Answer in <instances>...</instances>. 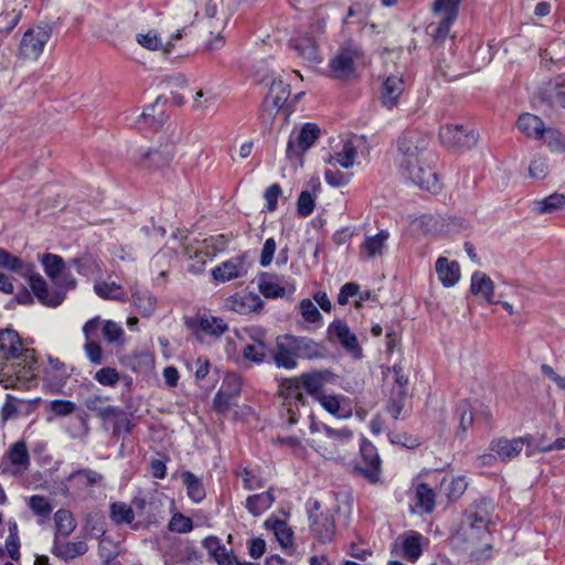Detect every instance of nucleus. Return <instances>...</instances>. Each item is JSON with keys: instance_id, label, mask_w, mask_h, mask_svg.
I'll return each mask as SVG.
<instances>
[{"instance_id": "nucleus-3", "label": "nucleus", "mask_w": 565, "mask_h": 565, "mask_svg": "<svg viewBox=\"0 0 565 565\" xmlns=\"http://www.w3.org/2000/svg\"><path fill=\"white\" fill-rule=\"evenodd\" d=\"M38 360L32 349H23L13 329L0 331V382L6 388L25 387L35 379Z\"/></svg>"}, {"instance_id": "nucleus-50", "label": "nucleus", "mask_w": 565, "mask_h": 565, "mask_svg": "<svg viewBox=\"0 0 565 565\" xmlns=\"http://www.w3.org/2000/svg\"><path fill=\"white\" fill-rule=\"evenodd\" d=\"M258 288L262 295L266 298H278L285 296V288L277 279H274V277L266 274L260 277Z\"/></svg>"}, {"instance_id": "nucleus-33", "label": "nucleus", "mask_w": 565, "mask_h": 565, "mask_svg": "<svg viewBox=\"0 0 565 565\" xmlns=\"http://www.w3.org/2000/svg\"><path fill=\"white\" fill-rule=\"evenodd\" d=\"M328 377V372L326 371H313L309 373H303L299 380L302 385V388L312 396L316 401L320 398V396L326 393L322 391Z\"/></svg>"}, {"instance_id": "nucleus-5", "label": "nucleus", "mask_w": 565, "mask_h": 565, "mask_svg": "<svg viewBox=\"0 0 565 565\" xmlns=\"http://www.w3.org/2000/svg\"><path fill=\"white\" fill-rule=\"evenodd\" d=\"M362 58L363 53L358 44L353 42L345 43L329 62L330 76L334 78L349 77L354 73L356 64Z\"/></svg>"}, {"instance_id": "nucleus-12", "label": "nucleus", "mask_w": 565, "mask_h": 565, "mask_svg": "<svg viewBox=\"0 0 565 565\" xmlns=\"http://www.w3.org/2000/svg\"><path fill=\"white\" fill-rule=\"evenodd\" d=\"M102 326V319L96 316L83 326V334L85 338L84 353L88 361L94 365L104 363L105 354L100 342L98 341V331Z\"/></svg>"}, {"instance_id": "nucleus-24", "label": "nucleus", "mask_w": 565, "mask_h": 565, "mask_svg": "<svg viewBox=\"0 0 565 565\" xmlns=\"http://www.w3.org/2000/svg\"><path fill=\"white\" fill-rule=\"evenodd\" d=\"M328 334L330 340L339 341L341 345L350 352L360 350L355 334L352 333L348 324L340 319L329 324Z\"/></svg>"}, {"instance_id": "nucleus-54", "label": "nucleus", "mask_w": 565, "mask_h": 565, "mask_svg": "<svg viewBox=\"0 0 565 565\" xmlns=\"http://www.w3.org/2000/svg\"><path fill=\"white\" fill-rule=\"evenodd\" d=\"M406 391L392 390V394L386 405L390 415L396 420L398 419L405 408Z\"/></svg>"}, {"instance_id": "nucleus-20", "label": "nucleus", "mask_w": 565, "mask_h": 565, "mask_svg": "<svg viewBox=\"0 0 565 565\" xmlns=\"http://www.w3.org/2000/svg\"><path fill=\"white\" fill-rule=\"evenodd\" d=\"M185 324L194 331H201L214 337L223 334L228 329L223 319L212 317L207 313L188 318Z\"/></svg>"}, {"instance_id": "nucleus-7", "label": "nucleus", "mask_w": 565, "mask_h": 565, "mask_svg": "<svg viewBox=\"0 0 565 565\" xmlns=\"http://www.w3.org/2000/svg\"><path fill=\"white\" fill-rule=\"evenodd\" d=\"M309 527L315 536L321 543H329L335 535L334 512L331 510L320 511V503L313 501L309 503Z\"/></svg>"}, {"instance_id": "nucleus-58", "label": "nucleus", "mask_w": 565, "mask_h": 565, "mask_svg": "<svg viewBox=\"0 0 565 565\" xmlns=\"http://www.w3.org/2000/svg\"><path fill=\"white\" fill-rule=\"evenodd\" d=\"M299 310L305 321L309 323H320L322 320L320 311L310 299H302L299 303Z\"/></svg>"}, {"instance_id": "nucleus-4", "label": "nucleus", "mask_w": 565, "mask_h": 565, "mask_svg": "<svg viewBox=\"0 0 565 565\" xmlns=\"http://www.w3.org/2000/svg\"><path fill=\"white\" fill-rule=\"evenodd\" d=\"M0 267L9 269L24 278H28L29 286L38 300L46 307H58L65 299L63 291L47 289L45 279L35 271V265L25 262L8 250L0 248Z\"/></svg>"}, {"instance_id": "nucleus-55", "label": "nucleus", "mask_w": 565, "mask_h": 565, "mask_svg": "<svg viewBox=\"0 0 565 565\" xmlns=\"http://www.w3.org/2000/svg\"><path fill=\"white\" fill-rule=\"evenodd\" d=\"M184 255L190 258L194 259L195 263L191 265L190 270L192 273H201L206 264V262L212 259L213 255H211L207 250L199 249V248H190L186 247L184 249Z\"/></svg>"}, {"instance_id": "nucleus-21", "label": "nucleus", "mask_w": 565, "mask_h": 565, "mask_svg": "<svg viewBox=\"0 0 565 565\" xmlns=\"http://www.w3.org/2000/svg\"><path fill=\"white\" fill-rule=\"evenodd\" d=\"M246 274L245 256H236L225 260L212 270L213 279L218 282L230 281Z\"/></svg>"}, {"instance_id": "nucleus-49", "label": "nucleus", "mask_w": 565, "mask_h": 565, "mask_svg": "<svg viewBox=\"0 0 565 565\" xmlns=\"http://www.w3.org/2000/svg\"><path fill=\"white\" fill-rule=\"evenodd\" d=\"M135 514L152 522L159 513V504L153 500H147L142 497H136L132 500Z\"/></svg>"}, {"instance_id": "nucleus-11", "label": "nucleus", "mask_w": 565, "mask_h": 565, "mask_svg": "<svg viewBox=\"0 0 565 565\" xmlns=\"http://www.w3.org/2000/svg\"><path fill=\"white\" fill-rule=\"evenodd\" d=\"M320 129L316 124L307 122L300 130L291 131L286 153L288 158H298L319 138Z\"/></svg>"}, {"instance_id": "nucleus-44", "label": "nucleus", "mask_w": 565, "mask_h": 565, "mask_svg": "<svg viewBox=\"0 0 565 565\" xmlns=\"http://www.w3.org/2000/svg\"><path fill=\"white\" fill-rule=\"evenodd\" d=\"M544 99L554 109H565V82L556 79L546 88Z\"/></svg>"}, {"instance_id": "nucleus-18", "label": "nucleus", "mask_w": 565, "mask_h": 565, "mask_svg": "<svg viewBox=\"0 0 565 565\" xmlns=\"http://www.w3.org/2000/svg\"><path fill=\"white\" fill-rule=\"evenodd\" d=\"M443 143L451 147L471 148L478 141V134L462 125H445L439 129Z\"/></svg>"}, {"instance_id": "nucleus-61", "label": "nucleus", "mask_w": 565, "mask_h": 565, "mask_svg": "<svg viewBox=\"0 0 565 565\" xmlns=\"http://www.w3.org/2000/svg\"><path fill=\"white\" fill-rule=\"evenodd\" d=\"M274 533L282 547L292 545L294 533L286 522L276 520L274 524Z\"/></svg>"}, {"instance_id": "nucleus-57", "label": "nucleus", "mask_w": 565, "mask_h": 565, "mask_svg": "<svg viewBox=\"0 0 565 565\" xmlns=\"http://www.w3.org/2000/svg\"><path fill=\"white\" fill-rule=\"evenodd\" d=\"M29 508L39 516L46 518L51 514L53 507L50 500L43 495H32L29 500Z\"/></svg>"}, {"instance_id": "nucleus-36", "label": "nucleus", "mask_w": 565, "mask_h": 565, "mask_svg": "<svg viewBox=\"0 0 565 565\" xmlns=\"http://www.w3.org/2000/svg\"><path fill=\"white\" fill-rule=\"evenodd\" d=\"M108 396L93 394L85 398L86 408L94 412L104 420L111 419L118 415V408L108 404Z\"/></svg>"}, {"instance_id": "nucleus-64", "label": "nucleus", "mask_w": 565, "mask_h": 565, "mask_svg": "<svg viewBox=\"0 0 565 565\" xmlns=\"http://www.w3.org/2000/svg\"><path fill=\"white\" fill-rule=\"evenodd\" d=\"M548 174V166L546 159L534 158L529 167V175L535 180H543Z\"/></svg>"}, {"instance_id": "nucleus-63", "label": "nucleus", "mask_w": 565, "mask_h": 565, "mask_svg": "<svg viewBox=\"0 0 565 565\" xmlns=\"http://www.w3.org/2000/svg\"><path fill=\"white\" fill-rule=\"evenodd\" d=\"M315 209V199L309 191H301L298 201H297V211L298 214L307 217L309 216Z\"/></svg>"}, {"instance_id": "nucleus-6", "label": "nucleus", "mask_w": 565, "mask_h": 565, "mask_svg": "<svg viewBox=\"0 0 565 565\" xmlns=\"http://www.w3.org/2000/svg\"><path fill=\"white\" fill-rule=\"evenodd\" d=\"M461 0H435L431 10L435 15L440 17L437 25L430 24V34L434 42L441 43L449 35L452 23L456 21Z\"/></svg>"}, {"instance_id": "nucleus-48", "label": "nucleus", "mask_w": 565, "mask_h": 565, "mask_svg": "<svg viewBox=\"0 0 565 565\" xmlns=\"http://www.w3.org/2000/svg\"><path fill=\"white\" fill-rule=\"evenodd\" d=\"M54 522L56 534L61 536H68L76 527V522L73 514L65 509H60L54 513Z\"/></svg>"}, {"instance_id": "nucleus-42", "label": "nucleus", "mask_w": 565, "mask_h": 565, "mask_svg": "<svg viewBox=\"0 0 565 565\" xmlns=\"http://www.w3.org/2000/svg\"><path fill=\"white\" fill-rule=\"evenodd\" d=\"M356 154L358 150L354 143L351 140H344L341 143V148L334 152L329 162H334L344 169H350L354 166Z\"/></svg>"}, {"instance_id": "nucleus-17", "label": "nucleus", "mask_w": 565, "mask_h": 565, "mask_svg": "<svg viewBox=\"0 0 565 565\" xmlns=\"http://www.w3.org/2000/svg\"><path fill=\"white\" fill-rule=\"evenodd\" d=\"M30 465L31 459L26 443L24 440L13 443L4 456V470L12 476H21L29 470Z\"/></svg>"}, {"instance_id": "nucleus-19", "label": "nucleus", "mask_w": 565, "mask_h": 565, "mask_svg": "<svg viewBox=\"0 0 565 565\" xmlns=\"http://www.w3.org/2000/svg\"><path fill=\"white\" fill-rule=\"evenodd\" d=\"M174 157V146L166 143L156 149L140 151L138 164L146 170H157L168 166Z\"/></svg>"}, {"instance_id": "nucleus-27", "label": "nucleus", "mask_w": 565, "mask_h": 565, "mask_svg": "<svg viewBox=\"0 0 565 565\" xmlns=\"http://www.w3.org/2000/svg\"><path fill=\"white\" fill-rule=\"evenodd\" d=\"M436 274L444 287H454L460 279V266L456 260L439 257L435 264Z\"/></svg>"}, {"instance_id": "nucleus-37", "label": "nucleus", "mask_w": 565, "mask_h": 565, "mask_svg": "<svg viewBox=\"0 0 565 565\" xmlns=\"http://www.w3.org/2000/svg\"><path fill=\"white\" fill-rule=\"evenodd\" d=\"M516 125L524 135L536 140L542 139V135H544L546 129L543 120L530 113L520 115Z\"/></svg>"}, {"instance_id": "nucleus-56", "label": "nucleus", "mask_w": 565, "mask_h": 565, "mask_svg": "<svg viewBox=\"0 0 565 565\" xmlns=\"http://www.w3.org/2000/svg\"><path fill=\"white\" fill-rule=\"evenodd\" d=\"M22 17V11L12 9L0 13V29L7 35L18 25Z\"/></svg>"}, {"instance_id": "nucleus-28", "label": "nucleus", "mask_w": 565, "mask_h": 565, "mask_svg": "<svg viewBox=\"0 0 565 565\" xmlns=\"http://www.w3.org/2000/svg\"><path fill=\"white\" fill-rule=\"evenodd\" d=\"M404 92V79L401 75H390L383 83L381 90L382 104L391 109L397 105L398 98Z\"/></svg>"}, {"instance_id": "nucleus-51", "label": "nucleus", "mask_w": 565, "mask_h": 565, "mask_svg": "<svg viewBox=\"0 0 565 565\" xmlns=\"http://www.w3.org/2000/svg\"><path fill=\"white\" fill-rule=\"evenodd\" d=\"M110 519L116 524H131L135 520V510L124 502H114L110 505Z\"/></svg>"}, {"instance_id": "nucleus-10", "label": "nucleus", "mask_w": 565, "mask_h": 565, "mask_svg": "<svg viewBox=\"0 0 565 565\" xmlns=\"http://www.w3.org/2000/svg\"><path fill=\"white\" fill-rule=\"evenodd\" d=\"M53 29L49 23H40L28 29L20 42V53L25 58L38 60L52 35Z\"/></svg>"}, {"instance_id": "nucleus-40", "label": "nucleus", "mask_w": 565, "mask_h": 565, "mask_svg": "<svg viewBox=\"0 0 565 565\" xmlns=\"http://www.w3.org/2000/svg\"><path fill=\"white\" fill-rule=\"evenodd\" d=\"M298 359H322L327 355L326 347L307 337H297Z\"/></svg>"}, {"instance_id": "nucleus-35", "label": "nucleus", "mask_w": 565, "mask_h": 565, "mask_svg": "<svg viewBox=\"0 0 565 565\" xmlns=\"http://www.w3.org/2000/svg\"><path fill=\"white\" fill-rule=\"evenodd\" d=\"M180 479L186 490L188 498L193 503H201L206 495L202 479L189 470L182 471Z\"/></svg>"}, {"instance_id": "nucleus-34", "label": "nucleus", "mask_w": 565, "mask_h": 565, "mask_svg": "<svg viewBox=\"0 0 565 565\" xmlns=\"http://www.w3.org/2000/svg\"><path fill=\"white\" fill-rule=\"evenodd\" d=\"M131 298L137 310L143 317H150L156 311L157 298L145 288H140L137 285L131 286Z\"/></svg>"}, {"instance_id": "nucleus-43", "label": "nucleus", "mask_w": 565, "mask_h": 565, "mask_svg": "<svg viewBox=\"0 0 565 565\" xmlns=\"http://www.w3.org/2000/svg\"><path fill=\"white\" fill-rule=\"evenodd\" d=\"M565 207V188L534 202V210L540 214L553 213Z\"/></svg>"}, {"instance_id": "nucleus-52", "label": "nucleus", "mask_w": 565, "mask_h": 565, "mask_svg": "<svg viewBox=\"0 0 565 565\" xmlns=\"http://www.w3.org/2000/svg\"><path fill=\"white\" fill-rule=\"evenodd\" d=\"M551 151L557 153L565 152V135L555 128H546L542 139Z\"/></svg>"}, {"instance_id": "nucleus-29", "label": "nucleus", "mask_w": 565, "mask_h": 565, "mask_svg": "<svg viewBox=\"0 0 565 565\" xmlns=\"http://www.w3.org/2000/svg\"><path fill=\"white\" fill-rule=\"evenodd\" d=\"M291 46L303 61L310 64H317L321 61L316 41L307 34L291 40Z\"/></svg>"}, {"instance_id": "nucleus-60", "label": "nucleus", "mask_w": 565, "mask_h": 565, "mask_svg": "<svg viewBox=\"0 0 565 565\" xmlns=\"http://www.w3.org/2000/svg\"><path fill=\"white\" fill-rule=\"evenodd\" d=\"M171 532L185 534L193 530V522L189 516L182 513H174L169 522Z\"/></svg>"}, {"instance_id": "nucleus-1", "label": "nucleus", "mask_w": 565, "mask_h": 565, "mask_svg": "<svg viewBox=\"0 0 565 565\" xmlns=\"http://www.w3.org/2000/svg\"><path fill=\"white\" fill-rule=\"evenodd\" d=\"M495 525L494 503L487 498L475 500L465 511L460 525L452 534L454 550L466 553L473 562L491 557V526Z\"/></svg>"}, {"instance_id": "nucleus-59", "label": "nucleus", "mask_w": 565, "mask_h": 565, "mask_svg": "<svg viewBox=\"0 0 565 565\" xmlns=\"http://www.w3.org/2000/svg\"><path fill=\"white\" fill-rule=\"evenodd\" d=\"M94 379L100 385L114 387L119 382L120 375L116 369L106 366L99 369L95 373Z\"/></svg>"}, {"instance_id": "nucleus-45", "label": "nucleus", "mask_w": 565, "mask_h": 565, "mask_svg": "<svg viewBox=\"0 0 565 565\" xmlns=\"http://www.w3.org/2000/svg\"><path fill=\"white\" fill-rule=\"evenodd\" d=\"M104 340L108 344L122 347L125 344V331L122 327L113 320H102L100 329Z\"/></svg>"}, {"instance_id": "nucleus-46", "label": "nucleus", "mask_w": 565, "mask_h": 565, "mask_svg": "<svg viewBox=\"0 0 565 565\" xmlns=\"http://www.w3.org/2000/svg\"><path fill=\"white\" fill-rule=\"evenodd\" d=\"M95 292L103 299L126 301L124 288L115 281H99L94 286Z\"/></svg>"}, {"instance_id": "nucleus-9", "label": "nucleus", "mask_w": 565, "mask_h": 565, "mask_svg": "<svg viewBox=\"0 0 565 565\" xmlns=\"http://www.w3.org/2000/svg\"><path fill=\"white\" fill-rule=\"evenodd\" d=\"M41 264L45 274L54 284L52 288L47 286L49 290L57 289L63 291L66 296L67 290L75 288L76 280L71 274L65 271V262L60 255L51 253L43 254L41 256Z\"/></svg>"}, {"instance_id": "nucleus-53", "label": "nucleus", "mask_w": 565, "mask_h": 565, "mask_svg": "<svg viewBox=\"0 0 565 565\" xmlns=\"http://www.w3.org/2000/svg\"><path fill=\"white\" fill-rule=\"evenodd\" d=\"M422 540L419 533H412L403 542V555L408 561H416L422 555Z\"/></svg>"}, {"instance_id": "nucleus-16", "label": "nucleus", "mask_w": 565, "mask_h": 565, "mask_svg": "<svg viewBox=\"0 0 565 565\" xmlns=\"http://www.w3.org/2000/svg\"><path fill=\"white\" fill-rule=\"evenodd\" d=\"M274 361L278 367L292 370L297 366L298 360V342L297 337L291 334H282L276 339V350L274 352Z\"/></svg>"}, {"instance_id": "nucleus-38", "label": "nucleus", "mask_w": 565, "mask_h": 565, "mask_svg": "<svg viewBox=\"0 0 565 565\" xmlns=\"http://www.w3.org/2000/svg\"><path fill=\"white\" fill-rule=\"evenodd\" d=\"M66 480L70 482H74L75 487L78 488L79 490H84L88 487L102 483L104 477L102 473L93 469L83 468L71 472Z\"/></svg>"}, {"instance_id": "nucleus-30", "label": "nucleus", "mask_w": 565, "mask_h": 565, "mask_svg": "<svg viewBox=\"0 0 565 565\" xmlns=\"http://www.w3.org/2000/svg\"><path fill=\"white\" fill-rule=\"evenodd\" d=\"M239 391L241 384L238 380L236 377H227L214 397V408L218 413L226 412L231 406L232 398L238 395Z\"/></svg>"}, {"instance_id": "nucleus-2", "label": "nucleus", "mask_w": 565, "mask_h": 565, "mask_svg": "<svg viewBox=\"0 0 565 565\" xmlns=\"http://www.w3.org/2000/svg\"><path fill=\"white\" fill-rule=\"evenodd\" d=\"M429 136L420 130H405L396 140L395 162L402 174L423 190L437 193L441 189L438 174L424 162Z\"/></svg>"}, {"instance_id": "nucleus-39", "label": "nucleus", "mask_w": 565, "mask_h": 565, "mask_svg": "<svg viewBox=\"0 0 565 565\" xmlns=\"http://www.w3.org/2000/svg\"><path fill=\"white\" fill-rule=\"evenodd\" d=\"M468 482L462 476H445L440 481V492L449 500H458L467 490Z\"/></svg>"}, {"instance_id": "nucleus-47", "label": "nucleus", "mask_w": 565, "mask_h": 565, "mask_svg": "<svg viewBox=\"0 0 565 565\" xmlns=\"http://www.w3.org/2000/svg\"><path fill=\"white\" fill-rule=\"evenodd\" d=\"M390 234L386 230L380 231L376 235L367 236L362 245L369 258H374L383 253Z\"/></svg>"}, {"instance_id": "nucleus-22", "label": "nucleus", "mask_w": 565, "mask_h": 565, "mask_svg": "<svg viewBox=\"0 0 565 565\" xmlns=\"http://www.w3.org/2000/svg\"><path fill=\"white\" fill-rule=\"evenodd\" d=\"M263 300L256 294L232 295L225 299V308L239 315L257 312L263 308Z\"/></svg>"}, {"instance_id": "nucleus-8", "label": "nucleus", "mask_w": 565, "mask_h": 565, "mask_svg": "<svg viewBox=\"0 0 565 565\" xmlns=\"http://www.w3.org/2000/svg\"><path fill=\"white\" fill-rule=\"evenodd\" d=\"M302 390L299 377L286 379L279 384V395L284 399L288 426H294L299 420V408L305 405Z\"/></svg>"}, {"instance_id": "nucleus-41", "label": "nucleus", "mask_w": 565, "mask_h": 565, "mask_svg": "<svg viewBox=\"0 0 565 565\" xmlns=\"http://www.w3.org/2000/svg\"><path fill=\"white\" fill-rule=\"evenodd\" d=\"M274 501L275 497L271 490L268 489L263 493L249 495L246 499L245 507L250 514L258 516L263 514L265 511H267L271 507Z\"/></svg>"}, {"instance_id": "nucleus-31", "label": "nucleus", "mask_w": 565, "mask_h": 565, "mask_svg": "<svg viewBox=\"0 0 565 565\" xmlns=\"http://www.w3.org/2000/svg\"><path fill=\"white\" fill-rule=\"evenodd\" d=\"M470 291L475 296L483 298L488 303L494 301V284L491 278L481 271H475L471 276Z\"/></svg>"}, {"instance_id": "nucleus-14", "label": "nucleus", "mask_w": 565, "mask_h": 565, "mask_svg": "<svg viewBox=\"0 0 565 565\" xmlns=\"http://www.w3.org/2000/svg\"><path fill=\"white\" fill-rule=\"evenodd\" d=\"M290 96L289 84L282 79L273 81L269 92L263 102L262 117L271 121L278 110L284 106Z\"/></svg>"}, {"instance_id": "nucleus-62", "label": "nucleus", "mask_w": 565, "mask_h": 565, "mask_svg": "<svg viewBox=\"0 0 565 565\" xmlns=\"http://www.w3.org/2000/svg\"><path fill=\"white\" fill-rule=\"evenodd\" d=\"M242 354L246 360L255 363H262L266 355V344L260 342L247 344L244 347Z\"/></svg>"}, {"instance_id": "nucleus-15", "label": "nucleus", "mask_w": 565, "mask_h": 565, "mask_svg": "<svg viewBox=\"0 0 565 565\" xmlns=\"http://www.w3.org/2000/svg\"><path fill=\"white\" fill-rule=\"evenodd\" d=\"M361 461L356 469L371 482L376 483L381 473V458L376 447L363 438L360 445Z\"/></svg>"}, {"instance_id": "nucleus-23", "label": "nucleus", "mask_w": 565, "mask_h": 565, "mask_svg": "<svg viewBox=\"0 0 565 565\" xmlns=\"http://www.w3.org/2000/svg\"><path fill=\"white\" fill-rule=\"evenodd\" d=\"M436 494L435 491L424 482L415 486L412 497L411 509L419 514L431 513L435 509Z\"/></svg>"}, {"instance_id": "nucleus-13", "label": "nucleus", "mask_w": 565, "mask_h": 565, "mask_svg": "<svg viewBox=\"0 0 565 565\" xmlns=\"http://www.w3.org/2000/svg\"><path fill=\"white\" fill-rule=\"evenodd\" d=\"M533 441L534 437L530 435L513 439L499 438L490 443V449L495 452L502 461L507 462L518 457L524 445H527L526 456H532L533 450L530 449V447Z\"/></svg>"}, {"instance_id": "nucleus-25", "label": "nucleus", "mask_w": 565, "mask_h": 565, "mask_svg": "<svg viewBox=\"0 0 565 565\" xmlns=\"http://www.w3.org/2000/svg\"><path fill=\"white\" fill-rule=\"evenodd\" d=\"M329 414L337 418H349L352 415L350 398L344 395L324 394L317 401Z\"/></svg>"}, {"instance_id": "nucleus-26", "label": "nucleus", "mask_w": 565, "mask_h": 565, "mask_svg": "<svg viewBox=\"0 0 565 565\" xmlns=\"http://www.w3.org/2000/svg\"><path fill=\"white\" fill-rule=\"evenodd\" d=\"M217 9L215 3H207L205 6V17L209 20V24L212 28L210 31L211 34L216 33V35L207 43L209 50H218L223 47L225 44L224 38L221 35L225 24L227 22V18H216Z\"/></svg>"}, {"instance_id": "nucleus-32", "label": "nucleus", "mask_w": 565, "mask_h": 565, "mask_svg": "<svg viewBox=\"0 0 565 565\" xmlns=\"http://www.w3.org/2000/svg\"><path fill=\"white\" fill-rule=\"evenodd\" d=\"M88 551L85 541L61 542L56 537L52 547V553L63 561H71L77 556L84 555Z\"/></svg>"}]
</instances>
